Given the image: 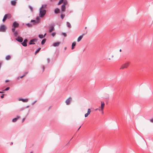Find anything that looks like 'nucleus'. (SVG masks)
I'll list each match as a JSON object with an SVG mask.
<instances>
[{"label":"nucleus","instance_id":"obj_5","mask_svg":"<svg viewBox=\"0 0 153 153\" xmlns=\"http://www.w3.org/2000/svg\"><path fill=\"white\" fill-rule=\"evenodd\" d=\"M129 65L128 62H127L124 65H123L120 68L123 69L127 68Z\"/></svg>","mask_w":153,"mask_h":153},{"label":"nucleus","instance_id":"obj_20","mask_svg":"<svg viewBox=\"0 0 153 153\" xmlns=\"http://www.w3.org/2000/svg\"><path fill=\"white\" fill-rule=\"evenodd\" d=\"M11 58V57L10 55H8L6 56L5 59L6 60H8L10 59Z\"/></svg>","mask_w":153,"mask_h":153},{"label":"nucleus","instance_id":"obj_37","mask_svg":"<svg viewBox=\"0 0 153 153\" xmlns=\"http://www.w3.org/2000/svg\"><path fill=\"white\" fill-rule=\"evenodd\" d=\"M15 28L16 27H13L12 28V31L13 33L15 31Z\"/></svg>","mask_w":153,"mask_h":153},{"label":"nucleus","instance_id":"obj_23","mask_svg":"<svg viewBox=\"0 0 153 153\" xmlns=\"http://www.w3.org/2000/svg\"><path fill=\"white\" fill-rule=\"evenodd\" d=\"M68 4V2L67 0H64L63 4L62 5H64L66 6Z\"/></svg>","mask_w":153,"mask_h":153},{"label":"nucleus","instance_id":"obj_59","mask_svg":"<svg viewBox=\"0 0 153 153\" xmlns=\"http://www.w3.org/2000/svg\"><path fill=\"white\" fill-rule=\"evenodd\" d=\"M97 109H95V110H96H96H97Z\"/></svg>","mask_w":153,"mask_h":153},{"label":"nucleus","instance_id":"obj_33","mask_svg":"<svg viewBox=\"0 0 153 153\" xmlns=\"http://www.w3.org/2000/svg\"><path fill=\"white\" fill-rule=\"evenodd\" d=\"M32 41H33V42H36L37 41V40H38V39H37V38H34V39H32Z\"/></svg>","mask_w":153,"mask_h":153},{"label":"nucleus","instance_id":"obj_24","mask_svg":"<svg viewBox=\"0 0 153 153\" xmlns=\"http://www.w3.org/2000/svg\"><path fill=\"white\" fill-rule=\"evenodd\" d=\"M29 44L30 45H34L35 44V43L33 42L32 39H31L29 41Z\"/></svg>","mask_w":153,"mask_h":153},{"label":"nucleus","instance_id":"obj_50","mask_svg":"<svg viewBox=\"0 0 153 153\" xmlns=\"http://www.w3.org/2000/svg\"><path fill=\"white\" fill-rule=\"evenodd\" d=\"M29 107V105H27L26 107H24V108H28Z\"/></svg>","mask_w":153,"mask_h":153},{"label":"nucleus","instance_id":"obj_19","mask_svg":"<svg viewBox=\"0 0 153 153\" xmlns=\"http://www.w3.org/2000/svg\"><path fill=\"white\" fill-rule=\"evenodd\" d=\"M13 33V35L14 36L16 37L18 35V31L16 30Z\"/></svg>","mask_w":153,"mask_h":153},{"label":"nucleus","instance_id":"obj_6","mask_svg":"<svg viewBox=\"0 0 153 153\" xmlns=\"http://www.w3.org/2000/svg\"><path fill=\"white\" fill-rule=\"evenodd\" d=\"M19 24L16 22H14L12 25V26L14 27H19Z\"/></svg>","mask_w":153,"mask_h":153},{"label":"nucleus","instance_id":"obj_55","mask_svg":"<svg viewBox=\"0 0 153 153\" xmlns=\"http://www.w3.org/2000/svg\"><path fill=\"white\" fill-rule=\"evenodd\" d=\"M121 49H120V51L121 52Z\"/></svg>","mask_w":153,"mask_h":153},{"label":"nucleus","instance_id":"obj_51","mask_svg":"<svg viewBox=\"0 0 153 153\" xmlns=\"http://www.w3.org/2000/svg\"><path fill=\"white\" fill-rule=\"evenodd\" d=\"M81 126H82V125H81V126L79 127V128H78V129L77 131H78V130H79V129H80V128L81 127Z\"/></svg>","mask_w":153,"mask_h":153},{"label":"nucleus","instance_id":"obj_31","mask_svg":"<svg viewBox=\"0 0 153 153\" xmlns=\"http://www.w3.org/2000/svg\"><path fill=\"white\" fill-rule=\"evenodd\" d=\"M64 1V0H60L58 3V4H60L62 3H63Z\"/></svg>","mask_w":153,"mask_h":153},{"label":"nucleus","instance_id":"obj_60","mask_svg":"<svg viewBox=\"0 0 153 153\" xmlns=\"http://www.w3.org/2000/svg\"><path fill=\"white\" fill-rule=\"evenodd\" d=\"M66 47H65V49H66Z\"/></svg>","mask_w":153,"mask_h":153},{"label":"nucleus","instance_id":"obj_2","mask_svg":"<svg viewBox=\"0 0 153 153\" xmlns=\"http://www.w3.org/2000/svg\"><path fill=\"white\" fill-rule=\"evenodd\" d=\"M11 17V15L10 13H7L5 14L3 18L2 19V21L4 22L7 19H9Z\"/></svg>","mask_w":153,"mask_h":153},{"label":"nucleus","instance_id":"obj_15","mask_svg":"<svg viewBox=\"0 0 153 153\" xmlns=\"http://www.w3.org/2000/svg\"><path fill=\"white\" fill-rule=\"evenodd\" d=\"M16 0H13V1H11V4L13 6H15L16 4Z\"/></svg>","mask_w":153,"mask_h":153},{"label":"nucleus","instance_id":"obj_52","mask_svg":"<svg viewBox=\"0 0 153 153\" xmlns=\"http://www.w3.org/2000/svg\"><path fill=\"white\" fill-rule=\"evenodd\" d=\"M13 144V142H11V143H10V145H12Z\"/></svg>","mask_w":153,"mask_h":153},{"label":"nucleus","instance_id":"obj_45","mask_svg":"<svg viewBox=\"0 0 153 153\" xmlns=\"http://www.w3.org/2000/svg\"><path fill=\"white\" fill-rule=\"evenodd\" d=\"M36 102V100H35V101H34V102H33L32 104V105H33Z\"/></svg>","mask_w":153,"mask_h":153},{"label":"nucleus","instance_id":"obj_8","mask_svg":"<svg viewBox=\"0 0 153 153\" xmlns=\"http://www.w3.org/2000/svg\"><path fill=\"white\" fill-rule=\"evenodd\" d=\"M66 6L64 5H62L61 6V11L62 12H63L65 11Z\"/></svg>","mask_w":153,"mask_h":153},{"label":"nucleus","instance_id":"obj_47","mask_svg":"<svg viewBox=\"0 0 153 153\" xmlns=\"http://www.w3.org/2000/svg\"><path fill=\"white\" fill-rule=\"evenodd\" d=\"M150 121H151V122L152 123H153V119H151L150 120Z\"/></svg>","mask_w":153,"mask_h":153},{"label":"nucleus","instance_id":"obj_56","mask_svg":"<svg viewBox=\"0 0 153 153\" xmlns=\"http://www.w3.org/2000/svg\"><path fill=\"white\" fill-rule=\"evenodd\" d=\"M1 63H0V66H1Z\"/></svg>","mask_w":153,"mask_h":153},{"label":"nucleus","instance_id":"obj_36","mask_svg":"<svg viewBox=\"0 0 153 153\" xmlns=\"http://www.w3.org/2000/svg\"><path fill=\"white\" fill-rule=\"evenodd\" d=\"M10 89V87H7L4 90V91H7L8 90Z\"/></svg>","mask_w":153,"mask_h":153},{"label":"nucleus","instance_id":"obj_29","mask_svg":"<svg viewBox=\"0 0 153 153\" xmlns=\"http://www.w3.org/2000/svg\"><path fill=\"white\" fill-rule=\"evenodd\" d=\"M60 16L61 19H63L65 16V14H61Z\"/></svg>","mask_w":153,"mask_h":153},{"label":"nucleus","instance_id":"obj_16","mask_svg":"<svg viewBox=\"0 0 153 153\" xmlns=\"http://www.w3.org/2000/svg\"><path fill=\"white\" fill-rule=\"evenodd\" d=\"M30 22H31L33 23V24H36L39 23H38V21H37L36 20H35L32 19L31 20Z\"/></svg>","mask_w":153,"mask_h":153},{"label":"nucleus","instance_id":"obj_22","mask_svg":"<svg viewBox=\"0 0 153 153\" xmlns=\"http://www.w3.org/2000/svg\"><path fill=\"white\" fill-rule=\"evenodd\" d=\"M66 25H67V26L69 28H71V25L70 24V23L67 22H66Z\"/></svg>","mask_w":153,"mask_h":153},{"label":"nucleus","instance_id":"obj_34","mask_svg":"<svg viewBox=\"0 0 153 153\" xmlns=\"http://www.w3.org/2000/svg\"><path fill=\"white\" fill-rule=\"evenodd\" d=\"M36 21L38 22V23H39L40 22L39 18V17L37 16L36 17Z\"/></svg>","mask_w":153,"mask_h":153},{"label":"nucleus","instance_id":"obj_32","mask_svg":"<svg viewBox=\"0 0 153 153\" xmlns=\"http://www.w3.org/2000/svg\"><path fill=\"white\" fill-rule=\"evenodd\" d=\"M62 34L63 35L64 37H66L67 36L66 33L65 32H62Z\"/></svg>","mask_w":153,"mask_h":153},{"label":"nucleus","instance_id":"obj_13","mask_svg":"<svg viewBox=\"0 0 153 153\" xmlns=\"http://www.w3.org/2000/svg\"><path fill=\"white\" fill-rule=\"evenodd\" d=\"M60 44V42H56L54 43L53 44V46L54 47H57Z\"/></svg>","mask_w":153,"mask_h":153},{"label":"nucleus","instance_id":"obj_21","mask_svg":"<svg viewBox=\"0 0 153 153\" xmlns=\"http://www.w3.org/2000/svg\"><path fill=\"white\" fill-rule=\"evenodd\" d=\"M46 39L45 38L43 39L41 42V44L42 45H44L46 42Z\"/></svg>","mask_w":153,"mask_h":153},{"label":"nucleus","instance_id":"obj_54","mask_svg":"<svg viewBox=\"0 0 153 153\" xmlns=\"http://www.w3.org/2000/svg\"><path fill=\"white\" fill-rule=\"evenodd\" d=\"M3 92L2 91H0V93H2Z\"/></svg>","mask_w":153,"mask_h":153},{"label":"nucleus","instance_id":"obj_43","mask_svg":"<svg viewBox=\"0 0 153 153\" xmlns=\"http://www.w3.org/2000/svg\"><path fill=\"white\" fill-rule=\"evenodd\" d=\"M5 95L4 94H2L1 96V99H2L4 98V96Z\"/></svg>","mask_w":153,"mask_h":153},{"label":"nucleus","instance_id":"obj_26","mask_svg":"<svg viewBox=\"0 0 153 153\" xmlns=\"http://www.w3.org/2000/svg\"><path fill=\"white\" fill-rule=\"evenodd\" d=\"M39 38L42 39L45 37V36H43V35L41 34H39Z\"/></svg>","mask_w":153,"mask_h":153},{"label":"nucleus","instance_id":"obj_53","mask_svg":"<svg viewBox=\"0 0 153 153\" xmlns=\"http://www.w3.org/2000/svg\"><path fill=\"white\" fill-rule=\"evenodd\" d=\"M46 33H45L44 34V35H43V36H45V35H46Z\"/></svg>","mask_w":153,"mask_h":153},{"label":"nucleus","instance_id":"obj_11","mask_svg":"<svg viewBox=\"0 0 153 153\" xmlns=\"http://www.w3.org/2000/svg\"><path fill=\"white\" fill-rule=\"evenodd\" d=\"M19 101H22L23 102H26L28 101V99H22V98H19Z\"/></svg>","mask_w":153,"mask_h":153},{"label":"nucleus","instance_id":"obj_39","mask_svg":"<svg viewBox=\"0 0 153 153\" xmlns=\"http://www.w3.org/2000/svg\"><path fill=\"white\" fill-rule=\"evenodd\" d=\"M56 34V33L55 32H53L52 33L51 35L53 37H54L55 35Z\"/></svg>","mask_w":153,"mask_h":153},{"label":"nucleus","instance_id":"obj_46","mask_svg":"<svg viewBox=\"0 0 153 153\" xmlns=\"http://www.w3.org/2000/svg\"><path fill=\"white\" fill-rule=\"evenodd\" d=\"M42 69H43V71L45 70V67L44 65L42 66Z\"/></svg>","mask_w":153,"mask_h":153},{"label":"nucleus","instance_id":"obj_25","mask_svg":"<svg viewBox=\"0 0 153 153\" xmlns=\"http://www.w3.org/2000/svg\"><path fill=\"white\" fill-rule=\"evenodd\" d=\"M21 44L24 47H26L27 45V43L24 42H22Z\"/></svg>","mask_w":153,"mask_h":153},{"label":"nucleus","instance_id":"obj_44","mask_svg":"<svg viewBox=\"0 0 153 153\" xmlns=\"http://www.w3.org/2000/svg\"><path fill=\"white\" fill-rule=\"evenodd\" d=\"M47 62L48 63H49L50 62V59L49 58H47Z\"/></svg>","mask_w":153,"mask_h":153},{"label":"nucleus","instance_id":"obj_42","mask_svg":"<svg viewBox=\"0 0 153 153\" xmlns=\"http://www.w3.org/2000/svg\"><path fill=\"white\" fill-rule=\"evenodd\" d=\"M27 39H25L23 41V42H25L26 43H27Z\"/></svg>","mask_w":153,"mask_h":153},{"label":"nucleus","instance_id":"obj_10","mask_svg":"<svg viewBox=\"0 0 153 153\" xmlns=\"http://www.w3.org/2000/svg\"><path fill=\"white\" fill-rule=\"evenodd\" d=\"M20 118V117L19 116H17L16 117L13 118L12 119V121L13 122H15L17 121L18 119Z\"/></svg>","mask_w":153,"mask_h":153},{"label":"nucleus","instance_id":"obj_28","mask_svg":"<svg viewBox=\"0 0 153 153\" xmlns=\"http://www.w3.org/2000/svg\"><path fill=\"white\" fill-rule=\"evenodd\" d=\"M28 73V71H27L26 72H25V74L24 75H22V76H20V78H22L24 76H25Z\"/></svg>","mask_w":153,"mask_h":153},{"label":"nucleus","instance_id":"obj_12","mask_svg":"<svg viewBox=\"0 0 153 153\" xmlns=\"http://www.w3.org/2000/svg\"><path fill=\"white\" fill-rule=\"evenodd\" d=\"M50 29L49 30V32L50 33L51 32L53 31L54 30V28L53 26H50Z\"/></svg>","mask_w":153,"mask_h":153},{"label":"nucleus","instance_id":"obj_18","mask_svg":"<svg viewBox=\"0 0 153 153\" xmlns=\"http://www.w3.org/2000/svg\"><path fill=\"white\" fill-rule=\"evenodd\" d=\"M105 105V104L104 102H101V109L102 110Z\"/></svg>","mask_w":153,"mask_h":153},{"label":"nucleus","instance_id":"obj_48","mask_svg":"<svg viewBox=\"0 0 153 153\" xmlns=\"http://www.w3.org/2000/svg\"><path fill=\"white\" fill-rule=\"evenodd\" d=\"M9 80L7 79V80H5V82L6 83H7V82H9Z\"/></svg>","mask_w":153,"mask_h":153},{"label":"nucleus","instance_id":"obj_27","mask_svg":"<svg viewBox=\"0 0 153 153\" xmlns=\"http://www.w3.org/2000/svg\"><path fill=\"white\" fill-rule=\"evenodd\" d=\"M41 48L39 47V48L35 52V54H36L37 53H38L39 51L41 50Z\"/></svg>","mask_w":153,"mask_h":153},{"label":"nucleus","instance_id":"obj_40","mask_svg":"<svg viewBox=\"0 0 153 153\" xmlns=\"http://www.w3.org/2000/svg\"><path fill=\"white\" fill-rule=\"evenodd\" d=\"M89 115V114H88V113H87L86 114H85V117H87Z\"/></svg>","mask_w":153,"mask_h":153},{"label":"nucleus","instance_id":"obj_41","mask_svg":"<svg viewBox=\"0 0 153 153\" xmlns=\"http://www.w3.org/2000/svg\"><path fill=\"white\" fill-rule=\"evenodd\" d=\"M25 109V108L24 107H22L21 108V109L19 110L20 111H22Z\"/></svg>","mask_w":153,"mask_h":153},{"label":"nucleus","instance_id":"obj_38","mask_svg":"<svg viewBox=\"0 0 153 153\" xmlns=\"http://www.w3.org/2000/svg\"><path fill=\"white\" fill-rule=\"evenodd\" d=\"M91 112V110L90 108H88V112L87 113L88 114H90V113Z\"/></svg>","mask_w":153,"mask_h":153},{"label":"nucleus","instance_id":"obj_35","mask_svg":"<svg viewBox=\"0 0 153 153\" xmlns=\"http://www.w3.org/2000/svg\"><path fill=\"white\" fill-rule=\"evenodd\" d=\"M29 8L30 9V10L32 11L33 10V7L30 5L28 6Z\"/></svg>","mask_w":153,"mask_h":153},{"label":"nucleus","instance_id":"obj_49","mask_svg":"<svg viewBox=\"0 0 153 153\" xmlns=\"http://www.w3.org/2000/svg\"><path fill=\"white\" fill-rule=\"evenodd\" d=\"M25 120V118H23L22 120V122H23Z\"/></svg>","mask_w":153,"mask_h":153},{"label":"nucleus","instance_id":"obj_3","mask_svg":"<svg viewBox=\"0 0 153 153\" xmlns=\"http://www.w3.org/2000/svg\"><path fill=\"white\" fill-rule=\"evenodd\" d=\"M6 30V27L4 25H2L0 26V31L5 32Z\"/></svg>","mask_w":153,"mask_h":153},{"label":"nucleus","instance_id":"obj_17","mask_svg":"<svg viewBox=\"0 0 153 153\" xmlns=\"http://www.w3.org/2000/svg\"><path fill=\"white\" fill-rule=\"evenodd\" d=\"M76 42H74L72 43L71 49L73 50L74 48V47L76 45Z\"/></svg>","mask_w":153,"mask_h":153},{"label":"nucleus","instance_id":"obj_58","mask_svg":"<svg viewBox=\"0 0 153 153\" xmlns=\"http://www.w3.org/2000/svg\"><path fill=\"white\" fill-rule=\"evenodd\" d=\"M30 153H33V152H30Z\"/></svg>","mask_w":153,"mask_h":153},{"label":"nucleus","instance_id":"obj_30","mask_svg":"<svg viewBox=\"0 0 153 153\" xmlns=\"http://www.w3.org/2000/svg\"><path fill=\"white\" fill-rule=\"evenodd\" d=\"M26 25L28 27H32V25L31 24L29 23H27L26 24Z\"/></svg>","mask_w":153,"mask_h":153},{"label":"nucleus","instance_id":"obj_4","mask_svg":"<svg viewBox=\"0 0 153 153\" xmlns=\"http://www.w3.org/2000/svg\"><path fill=\"white\" fill-rule=\"evenodd\" d=\"M15 39L19 42L22 43L23 41V38L20 36H18Z\"/></svg>","mask_w":153,"mask_h":153},{"label":"nucleus","instance_id":"obj_9","mask_svg":"<svg viewBox=\"0 0 153 153\" xmlns=\"http://www.w3.org/2000/svg\"><path fill=\"white\" fill-rule=\"evenodd\" d=\"M71 99V97H70L66 100L65 102L67 105H68L70 104Z\"/></svg>","mask_w":153,"mask_h":153},{"label":"nucleus","instance_id":"obj_1","mask_svg":"<svg viewBox=\"0 0 153 153\" xmlns=\"http://www.w3.org/2000/svg\"><path fill=\"white\" fill-rule=\"evenodd\" d=\"M47 6V4L42 5L39 9V17L40 18H43L45 16L46 10L44 9V8H45Z\"/></svg>","mask_w":153,"mask_h":153},{"label":"nucleus","instance_id":"obj_57","mask_svg":"<svg viewBox=\"0 0 153 153\" xmlns=\"http://www.w3.org/2000/svg\"><path fill=\"white\" fill-rule=\"evenodd\" d=\"M53 1V0H50V1Z\"/></svg>","mask_w":153,"mask_h":153},{"label":"nucleus","instance_id":"obj_14","mask_svg":"<svg viewBox=\"0 0 153 153\" xmlns=\"http://www.w3.org/2000/svg\"><path fill=\"white\" fill-rule=\"evenodd\" d=\"M83 35H84V34H83L82 35L79 36L78 37L77 39V41L78 42H79L81 40L83 37Z\"/></svg>","mask_w":153,"mask_h":153},{"label":"nucleus","instance_id":"obj_7","mask_svg":"<svg viewBox=\"0 0 153 153\" xmlns=\"http://www.w3.org/2000/svg\"><path fill=\"white\" fill-rule=\"evenodd\" d=\"M60 10L59 8L57 7L54 9V13L56 14H58L60 13Z\"/></svg>","mask_w":153,"mask_h":153}]
</instances>
